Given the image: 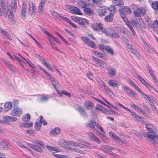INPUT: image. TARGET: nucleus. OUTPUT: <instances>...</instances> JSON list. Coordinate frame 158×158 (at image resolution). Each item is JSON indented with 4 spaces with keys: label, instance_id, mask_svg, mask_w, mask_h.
<instances>
[{
    "label": "nucleus",
    "instance_id": "obj_1",
    "mask_svg": "<svg viewBox=\"0 0 158 158\" xmlns=\"http://www.w3.org/2000/svg\"><path fill=\"white\" fill-rule=\"evenodd\" d=\"M103 33L115 38H118L119 37V36L118 33L110 28L104 27L103 25L101 23H99V34Z\"/></svg>",
    "mask_w": 158,
    "mask_h": 158
},
{
    "label": "nucleus",
    "instance_id": "obj_2",
    "mask_svg": "<svg viewBox=\"0 0 158 158\" xmlns=\"http://www.w3.org/2000/svg\"><path fill=\"white\" fill-rule=\"evenodd\" d=\"M146 7H141L134 10L133 12L135 18L141 17V16H144L146 14Z\"/></svg>",
    "mask_w": 158,
    "mask_h": 158
},
{
    "label": "nucleus",
    "instance_id": "obj_3",
    "mask_svg": "<svg viewBox=\"0 0 158 158\" xmlns=\"http://www.w3.org/2000/svg\"><path fill=\"white\" fill-rule=\"evenodd\" d=\"M120 15L122 18L126 17V15L131 13L130 9L127 6H123L118 10Z\"/></svg>",
    "mask_w": 158,
    "mask_h": 158
},
{
    "label": "nucleus",
    "instance_id": "obj_4",
    "mask_svg": "<svg viewBox=\"0 0 158 158\" xmlns=\"http://www.w3.org/2000/svg\"><path fill=\"white\" fill-rule=\"evenodd\" d=\"M100 149L104 152L108 153L110 155V152H112V151L114 150H118V152L121 153V151L119 149H117L109 145H102L101 146Z\"/></svg>",
    "mask_w": 158,
    "mask_h": 158
},
{
    "label": "nucleus",
    "instance_id": "obj_5",
    "mask_svg": "<svg viewBox=\"0 0 158 158\" xmlns=\"http://www.w3.org/2000/svg\"><path fill=\"white\" fill-rule=\"evenodd\" d=\"M51 36H48V40L50 42V44L52 47L56 51L60 52V50L56 46V42H58L57 41L58 39L56 37L53 36L51 34Z\"/></svg>",
    "mask_w": 158,
    "mask_h": 158
},
{
    "label": "nucleus",
    "instance_id": "obj_6",
    "mask_svg": "<svg viewBox=\"0 0 158 158\" xmlns=\"http://www.w3.org/2000/svg\"><path fill=\"white\" fill-rule=\"evenodd\" d=\"M81 39L83 41L84 44H86L88 46L90 47L94 48H96V46L95 43L88 39L87 37H82L81 38Z\"/></svg>",
    "mask_w": 158,
    "mask_h": 158
},
{
    "label": "nucleus",
    "instance_id": "obj_7",
    "mask_svg": "<svg viewBox=\"0 0 158 158\" xmlns=\"http://www.w3.org/2000/svg\"><path fill=\"white\" fill-rule=\"evenodd\" d=\"M67 7L69 9L72 13L78 15H82V14L80 12V10L78 8L74 6L68 5Z\"/></svg>",
    "mask_w": 158,
    "mask_h": 158
},
{
    "label": "nucleus",
    "instance_id": "obj_8",
    "mask_svg": "<svg viewBox=\"0 0 158 158\" xmlns=\"http://www.w3.org/2000/svg\"><path fill=\"white\" fill-rule=\"evenodd\" d=\"M22 114V110L20 108L16 107L12 110L10 114L13 116L19 117Z\"/></svg>",
    "mask_w": 158,
    "mask_h": 158
},
{
    "label": "nucleus",
    "instance_id": "obj_9",
    "mask_svg": "<svg viewBox=\"0 0 158 158\" xmlns=\"http://www.w3.org/2000/svg\"><path fill=\"white\" fill-rule=\"evenodd\" d=\"M99 49L102 51L106 50L111 55L114 54L113 49L109 46H107L105 47L103 45L101 44L100 47H99Z\"/></svg>",
    "mask_w": 158,
    "mask_h": 158
},
{
    "label": "nucleus",
    "instance_id": "obj_10",
    "mask_svg": "<svg viewBox=\"0 0 158 158\" xmlns=\"http://www.w3.org/2000/svg\"><path fill=\"white\" fill-rule=\"evenodd\" d=\"M9 148V143L5 139L2 140L0 142V149L1 150L5 151Z\"/></svg>",
    "mask_w": 158,
    "mask_h": 158
},
{
    "label": "nucleus",
    "instance_id": "obj_11",
    "mask_svg": "<svg viewBox=\"0 0 158 158\" xmlns=\"http://www.w3.org/2000/svg\"><path fill=\"white\" fill-rule=\"evenodd\" d=\"M29 10L31 12L30 13L31 16L34 18L35 16L36 13L35 8L32 2H30L29 5Z\"/></svg>",
    "mask_w": 158,
    "mask_h": 158
},
{
    "label": "nucleus",
    "instance_id": "obj_12",
    "mask_svg": "<svg viewBox=\"0 0 158 158\" xmlns=\"http://www.w3.org/2000/svg\"><path fill=\"white\" fill-rule=\"evenodd\" d=\"M150 132H147L146 133H143V136L145 137H147L150 140H152L153 139H158V136L155 134H152Z\"/></svg>",
    "mask_w": 158,
    "mask_h": 158
},
{
    "label": "nucleus",
    "instance_id": "obj_13",
    "mask_svg": "<svg viewBox=\"0 0 158 158\" xmlns=\"http://www.w3.org/2000/svg\"><path fill=\"white\" fill-rule=\"evenodd\" d=\"M136 75L138 77L139 81L148 89H152V87L149 83L147 82L142 77L139 75L138 73L136 74Z\"/></svg>",
    "mask_w": 158,
    "mask_h": 158
},
{
    "label": "nucleus",
    "instance_id": "obj_14",
    "mask_svg": "<svg viewBox=\"0 0 158 158\" xmlns=\"http://www.w3.org/2000/svg\"><path fill=\"white\" fill-rule=\"evenodd\" d=\"M27 6L26 4L23 3L21 8V17L24 19H25L26 17Z\"/></svg>",
    "mask_w": 158,
    "mask_h": 158
},
{
    "label": "nucleus",
    "instance_id": "obj_15",
    "mask_svg": "<svg viewBox=\"0 0 158 158\" xmlns=\"http://www.w3.org/2000/svg\"><path fill=\"white\" fill-rule=\"evenodd\" d=\"M122 88L123 89L124 91L129 95H133L135 96V93L131 89L127 87L124 85H122Z\"/></svg>",
    "mask_w": 158,
    "mask_h": 158
},
{
    "label": "nucleus",
    "instance_id": "obj_16",
    "mask_svg": "<svg viewBox=\"0 0 158 158\" xmlns=\"http://www.w3.org/2000/svg\"><path fill=\"white\" fill-rule=\"evenodd\" d=\"M99 84L101 86L102 88H103L110 96H112V95H114L113 92L104 83L102 82L101 83Z\"/></svg>",
    "mask_w": 158,
    "mask_h": 158
},
{
    "label": "nucleus",
    "instance_id": "obj_17",
    "mask_svg": "<svg viewBox=\"0 0 158 158\" xmlns=\"http://www.w3.org/2000/svg\"><path fill=\"white\" fill-rule=\"evenodd\" d=\"M146 128L151 133H154L157 131V130L156 127L151 124H147Z\"/></svg>",
    "mask_w": 158,
    "mask_h": 158
},
{
    "label": "nucleus",
    "instance_id": "obj_18",
    "mask_svg": "<svg viewBox=\"0 0 158 158\" xmlns=\"http://www.w3.org/2000/svg\"><path fill=\"white\" fill-rule=\"evenodd\" d=\"M107 83L110 85L114 87L118 86L120 85V82L118 81L112 80L108 81Z\"/></svg>",
    "mask_w": 158,
    "mask_h": 158
},
{
    "label": "nucleus",
    "instance_id": "obj_19",
    "mask_svg": "<svg viewBox=\"0 0 158 158\" xmlns=\"http://www.w3.org/2000/svg\"><path fill=\"white\" fill-rule=\"evenodd\" d=\"M84 106L87 110H91L94 106V104L91 102L88 101L84 103Z\"/></svg>",
    "mask_w": 158,
    "mask_h": 158
},
{
    "label": "nucleus",
    "instance_id": "obj_20",
    "mask_svg": "<svg viewBox=\"0 0 158 158\" xmlns=\"http://www.w3.org/2000/svg\"><path fill=\"white\" fill-rule=\"evenodd\" d=\"M67 143L69 144H70L76 147H80L82 148H85V145L82 144L78 143L73 141H69Z\"/></svg>",
    "mask_w": 158,
    "mask_h": 158
},
{
    "label": "nucleus",
    "instance_id": "obj_21",
    "mask_svg": "<svg viewBox=\"0 0 158 158\" xmlns=\"http://www.w3.org/2000/svg\"><path fill=\"white\" fill-rule=\"evenodd\" d=\"M108 10V8L106 7L103 6L99 8V16L105 15Z\"/></svg>",
    "mask_w": 158,
    "mask_h": 158
},
{
    "label": "nucleus",
    "instance_id": "obj_22",
    "mask_svg": "<svg viewBox=\"0 0 158 158\" xmlns=\"http://www.w3.org/2000/svg\"><path fill=\"white\" fill-rule=\"evenodd\" d=\"M111 137L112 138L115 140L116 142H118L119 143H123L122 140L117 136L115 134L111 131H110L109 133Z\"/></svg>",
    "mask_w": 158,
    "mask_h": 158
},
{
    "label": "nucleus",
    "instance_id": "obj_23",
    "mask_svg": "<svg viewBox=\"0 0 158 158\" xmlns=\"http://www.w3.org/2000/svg\"><path fill=\"white\" fill-rule=\"evenodd\" d=\"M12 104L10 102H8L5 103L4 105V110L7 112L9 111L12 107Z\"/></svg>",
    "mask_w": 158,
    "mask_h": 158
},
{
    "label": "nucleus",
    "instance_id": "obj_24",
    "mask_svg": "<svg viewBox=\"0 0 158 158\" xmlns=\"http://www.w3.org/2000/svg\"><path fill=\"white\" fill-rule=\"evenodd\" d=\"M114 14L112 13H110L105 18V20L106 22H110L112 21L114 17Z\"/></svg>",
    "mask_w": 158,
    "mask_h": 158
},
{
    "label": "nucleus",
    "instance_id": "obj_25",
    "mask_svg": "<svg viewBox=\"0 0 158 158\" xmlns=\"http://www.w3.org/2000/svg\"><path fill=\"white\" fill-rule=\"evenodd\" d=\"M46 147L48 150L50 152H52L53 151H55L57 152H60V150L59 149L54 146L47 145Z\"/></svg>",
    "mask_w": 158,
    "mask_h": 158
},
{
    "label": "nucleus",
    "instance_id": "obj_26",
    "mask_svg": "<svg viewBox=\"0 0 158 158\" xmlns=\"http://www.w3.org/2000/svg\"><path fill=\"white\" fill-rule=\"evenodd\" d=\"M45 3L41 2L38 6L39 11L38 12L40 14L42 15L43 14V8H44Z\"/></svg>",
    "mask_w": 158,
    "mask_h": 158
},
{
    "label": "nucleus",
    "instance_id": "obj_27",
    "mask_svg": "<svg viewBox=\"0 0 158 158\" xmlns=\"http://www.w3.org/2000/svg\"><path fill=\"white\" fill-rule=\"evenodd\" d=\"M0 32L3 34V35H4V36L7 38L9 40H11V37L10 35L7 34V32L5 31L4 30L2 29L1 27H0Z\"/></svg>",
    "mask_w": 158,
    "mask_h": 158
},
{
    "label": "nucleus",
    "instance_id": "obj_28",
    "mask_svg": "<svg viewBox=\"0 0 158 158\" xmlns=\"http://www.w3.org/2000/svg\"><path fill=\"white\" fill-rule=\"evenodd\" d=\"M78 111L82 116L84 117H86V114L82 106H79L78 108Z\"/></svg>",
    "mask_w": 158,
    "mask_h": 158
},
{
    "label": "nucleus",
    "instance_id": "obj_29",
    "mask_svg": "<svg viewBox=\"0 0 158 158\" xmlns=\"http://www.w3.org/2000/svg\"><path fill=\"white\" fill-rule=\"evenodd\" d=\"M85 13L88 15L91 16L94 14V12L90 8L86 7L84 9Z\"/></svg>",
    "mask_w": 158,
    "mask_h": 158
},
{
    "label": "nucleus",
    "instance_id": "obj_30",
    "mask_svg": "<svg viewBox=\"0 0 158 158\" xmlns=\"http://www.w3.org/2000/svg\"><path fill=\"white\" fill-rule=\"evenodd\" d=\"M96 125V122L93 120H91L89 123L86 124V125L88 127L94 128Z\"/></svg>",
    "mask_w": 158,
    "mask_h": 158
},
{
    "label": "nucleus",
    "instance_id": "obj_31",
    "mask_svg": "<svg viewBox=\"0 0 158 158\" xmlns=\"http://www.w3.org/2000/svg\"><path fill=\"white\" fill-rule=\"evenodd\" d=\"M11 6L13 9L14 12H15L16 11L17 2L16 0H12L11 1Z\"/></svg>",
    "mask_w": 158,
    "mask_h": 158
},
{
    "label": "nucleus",
    "instance_id": "obj_32",
    "mask_svg": "<svg viewBox=\"0 0 158 158\" xmlns=\"http://www.w3.org/2000/svg\"><path fill=\"white\" fill-rule=\"evenodd\" d=\"M60 131V128L59 127H56L52 130L51 134L54 135H57L59 134Z\"/></svg>",
    "mask_w": 158,
    "mask_h": 158
},
{
    "label": "nucleus",
    "instance_id": "obj_33",
    "mask_svg": "<svg viewBox=\"0 0 158 158\" xmlns=\"http://www.w3.org/2000/svg\"><path fill=\"white\" fill-rule=\"evenodd\" d=\"M89 135L90 139L92 140L95 141H98V139L93 133L91 132L89 133Z\"/></svg>",
    "mask_w": 158,
    "mask_h": 158
},
{
    "label": "nucleus",
    "instance_id": "obj_34",
    "mask_svg": "<svg viewBox=\"0 0 158 158\" xmlns=\"http://www.w3.org/2000/svg\"><path fill=\"white\" fill-rule=\"evenodd\" d=\"M114 4L116 6H121L124 4V2L122 0H114Z\"/></svg>",
    "mask_w": 158,
    "mask_h": 158
},
{
    "label": "nucleus",
    "instance_id": "obj_35",
    "mask_svg": "<svg viewBox=\"0 0 158 158\" xmlns=\"http://www.w3.org/2000/svg\"><path fill=\"white\" fill-rule=\"evenodd\" d=\"M136 19H138L139 21V24L140 26L143 28H146V25L144 24V22L142 20L141 17L139 18H135Z\"/></svg>",
    "mask_w": 158,
    "mask_h": 158
},
{
    "label": "nucleus",
    "instance_id": "obj_36",
    "mask_svg": "<svg viewBox=\"0 0 158 158\" xmlns=\"http://www.w3.org/2000/svg\"><path fill=\"white\" fill-rule=\"evenodd\" d=\"M8 15L9 19L11 21L12 23L15 24V21L13 13H12L11 14L10 13H8Z\"/></svg>",
    "mask_w": 158,
    "mask_h": 158
},
{
    "label": "nucleus",
    "instance_id": "obj_37",
    "mask_svg": "<svg viewBox=\"0 0 158 158\" xmlns=\"http://www.w3.org/2000/svg\"><path fill=\"white\" fill-rule=\"evenodd\" d=\"M78 3L79 5L82 8H85L88 5V4H87L85 2L82 0L79 2Z\"/></svg>",
    "mask_w": 158,
    "mask_h": 158
},
{
    "label": "nucleus",
    "instance_id": "obj_38",
    "mask_svg": "<svg viewBox=\"0 0 158 158\" xmlns=\"http://www.w3.org/2000/svg\"><path fill=\"white\" fill-rule=\"evenodd\" d=\"M23 120L24 122H28L30 119V116L29 114L24 115L23 117Z\"/></svg>",
    "mask_w": 158,
    "mask_h": 158
},
{
    "label": "nucleus",
    "instance_id": "obj_39",
    "mask_svg": "<svg viewBox=\"0 0 158 158\" xmlns=\"http://www.w3.org/2000/svg\"><path fill=\"white\" fill-rule=\"evenodd\" d=\"M42 126V124H41L40 122H36L34 125V127L36 131H39Z\"/></svg>",
    "mask_w": 158,
    "mask_h": 158
},
{
    "label": "nucleus",
    "instance_id": "obj_40",
    "mask_svg": "<svg viewBox=\"0 0 158 158\" xmlns=\"http://www.w3.org/2000/svg\"><path fill=\"white\" fill-rule=\"evenodd\" d=\"M152 7L154 10H156L158 9V2L156 1L152 2L151 3Z\"/></svg>",
    "mask_w": 158,
    "mask_h": 158
},
{
    "label": "nucleus",
    "instance_id": "obj_41",
    "mask_svg": "<svg viewBox=\"0 0 158 158\" xmlns=\"http://www.w3.org/2000/svg\"><path fill=\"white\" fill-rule=\"evenodd\" d=\"M108 72L112 76H114L115 75L116 70L115 69L113 68H110L108 69Z\"/></svg>",
    "mask_w": 158,
    "mask_h": 158
},
{
    "label": "nucleus",
    "instance_id": "obj_42",
    "mask_svg": "<svg viewBox=\"0 0 158 158\" xmlns=\"http://www.w3.org/2000/svg\"><path fill=\"white\" fill-rule=\"evenodd\" d=\"M50 12L51 14L52 15V16L55 17L56 18L58 19H60V16L57 13L52 10H50Z\"/></svg>",
    "mask_w": 158,
    "mask_h": 158
},
{
    "label": "nucleus",
    "instance_id": "obj_43",
    "mask_svg": "<svg viewBox=\"0 0 158 158\" xmlns=\"http://www.w3.org/2000/svg\"><path fill=\"white\" fill-rule=\"evenodd\" d=\"M69 149L73 152H76L77 153H81V154H83L84 152L78 148H72L71 147H69Z\"/></svg>",
    "mask_w": 158,
    "mask_h": 158
},
{
    "label": "nucleus",
    "instance_id": "obj_44",
    "mask_svg": "<svg viewBox=\"0 0 158 158\" xmlns=\"http://www.w3.org/2000/svg\"><path fill=\"white\" fill-rule=\"evenodd\" d=\"M99 111L103 113H106L107 114H109L110 112L109 111H107L106 109L99 105Z\"/></svg>",
    "mask_w": 158,
    "mask_h": 158
},
{
    "label": "nucleus",
    "instance_id": "obj_45",
    "mask_svg": "<svg viewBox=\"0 0 158 158\" xmlns=\"http://www.w3.org/2000/svg\"><path fill=\"white\" fill-rule=\"evenodd\" d=\"M76 22L79 24L82 25H84L85 24V23L84 22V21L83 19L80 18L79 17H78L77 18H75Z\"/></svg>",
    "mask_w": 158,
    "mask_h": 158
},
{
    "label": "nucleus",
    "instance_id": "obj_46",
    "mask_svg": "<svg viewBox=\"0 0 158 158\" xmlns=\"http://www.w3.org/2000/svg\"><path fill=\"white\" fill-rule=\"evenodd\" d=\"M92 27L95 31H98L99 29V23L93 24L92 25Z\"/></svg>",
    "mask_w": 158,
    "mask_h": 158
},
{
    "label": "nucleus",
    "instance_id": "obj_47",
    "mask_svg": "<svg viewBox=\"0 0 158 158\" xmlns=\"http://www.w3.org/2000/svg\"><path fill=\"white\" fill-rule=\"evenodd\" d=\"M151 25V27L153 29L155 28V27H157L158 28V20H155L153 22V24L150 23Z\"/></svg>",
    "mask_w": 158,
    "mask_h": 158
},
{
    "label": "nucleus",
    "instance_id": "obj_48",
    "mask_svg": "<svg viewBox=\"0 0 158 158\" xmlns=\"http://www.w3.org/2000/svg\"><path fill=\"white\" fill-rule=\"evenodd\" d=\"M33 149L39 152H42L43 151V150L41 148L36 145H35Z\"/></svg>",
    "mask_w": 158,
    "mask_h": 158
},
{
    "label": "nucleus",
    "instance_id": "obj_49",
    "mask_svg": "<svg viewBox=\"0 0 158 158\" xmlns=\"http://www.w3.org/2000/svg\"><path fill=\"white\" fill-rule=\"evenodd\" d=\"M43 64L47 68L49 69L51 71H52L53 72L54 71L53 70L52 67L49 65V64H48L46 62V61L44 60V61H43Z\"/></svg>",
    "mask_w": 158,
    "mask_h": 158
},
{
    "label": "nucleus",
    "instance_id": "obj_50",
    "mask_svg": "<svg viewBox=\"0 0 158 158\" xmlns=\"http://www.w3.org/2000/svg\"><path fill=\"white\" fill-rule=\"evenodd\" d=\"M99 65L102 68H105L107 67V64L102 60H99Z\"/></svg>",
    "mask_w": 158,
    "mask_h": 158
},
{
    "label": "nucleus",
    "instance_id": "obj_51",
    "mask_svg": "<svg viewBox=\"0 0 158 158\" xmlns=\"http://www.w3.org/2000/svg\"><path fill=\"white\" fill-rule=\"evenodd\" d=\"M39 27L40 28V29H41V30L46 35H47L48 36H50V37L51 36V34L49 32H48L47 30L45 29L43 27L41 26H39Z\"/></svg>",
    "mask_w": 158,
    "mask_h": 158
},
{
    "label": "nucleus",
    "instance_id": "obj_52",
    "mask_svg": "<svg viewBox=\"0 0 158 158\" xmlns=\"http://www.w3.org/2000/svg\"><path fill=\"white\" fill-rule=\"evenodd\" d=\"M108 10L113 13H116L117 10L115 7L113 6H110L109 8H108Z\"/></svg>",
    "mask_w": 158,
    "mask_h": 158
},
{
    "label": "nucleus",
    "instance_id": "obj_53",
    "mask_svg": "<svg viewBox=\"0 0 158 158\" xmlns=\"http://www.w3.org/2000/svg\"><path fill=\"white\" fill-rule=\"evenodd\" d=\"M134 118L136 119L139 121L141 122H143V118L137 114L135 115V116L134 117Z\"/></svg>",
    "mask_w": 158,
    "mask_h": 158
},
{
    "label": "nucleus",
    "instance_id": "obj_54",
    "mask_svg": "<svg viewBox=\"0 0 158 158\" xmlns=\"http://www.w3.org/2000/svg\"><path fill=\"white\" fill-rule=\"evenodd\" d=\"M26 61L27 62V63L29 64V66L31 68L33 69V70H34V68H35V65L33 63H31V62L29 60H28L27 61L26 60Z\"/></svg>",
    "mask_w": 158,
    "mask_h": 158
},
{
    "label": "nucleus",
    "instance_id": "obj_55",
    "mask_svg": "<svg viewBox=\"0 0 158 158\" xmlns=\"http://www.w3.org/2000/svg\"><path fill=\"white\" fill-rule=\"evenodd\" d=\"M141 94L144 97L145 99L147 100L148 101L150 102V98L148 97L146 94H144L143 92H142Z\"/></svg>",
    "mask_w": 158,
    "mask_h": 158
},
{
    "label": "nucleus",
    "instance_id": "obj_56",
    "mask_svg": "<svg viewBox=\"0 0 158 158\" xmlns=\"http://www.w3.org/2000/svg\"><path fill=\"white\" fill-rule=\"evenodd\" d=\"M40 101L42 102L47 101L48 99V96H42L40 98Z\"/></svg>",
    "mask_w": 158,
    "mask_h": 158
},
{
    "label": "nucleus",
    "instance_id": "obj_57",
    "mask_svg": "<svg viewBox=\"0 0 158 158\" xmlns=\"http://www.w3.org/2000/svg\"><path fill=\"white\" fill-rule=\"evenodd\" d=\"M131 24L135 26L138 29L140 27L138 26V23L134 20H131Z\"/></svg>",
    "mask_w": 158,
    "mask_h": 158
},
{
    "label": "nucleus",
    "instance_id": "obj_58",
    "mask_svg": "<svg viewBox=\"0 0 158 158\" xmlns=\"http://www.w3.org/2000/svg\"><path fill=\"white\" fill-rule=\"evenodd\" d=\"M33 125V123L31 122L24 124V127L26 128L30 127Z\"/></svg>",
    "mask_w": 158,
    "mask_h": 158
},
{
    "label": "nucleus",
    "instance_id": "obj_59",
    "mask_svg": "<svg viewBox=\"0 0 158 158\" xmlns=\"http://www.w3.org/2000/svg\"><path fill=\"white\" fill-rule=\"evenodd\" d=\"M122 19L128 27L131 24L127 17H125Z\"/></svg>",
    "mask_w": 158,
    "mask_h": 158
},
{
    "label": "nucleus",
    "instance_id": "obj_60",
    "mask_svg": "<svg viewBox=\"0 0 158 158\" xmlns=\"http://www.w3.org/2000/svg\"><path fill=\"white\" fill-rule=\"evenodd\" d=\"M56 33L57 34L58 36L60 39H61L64 42L66 43H67V44H68V43L67 42V41L65 40L62 36L60 34H59L57 32H56Z\"/></svg>",
    "mask_w": 158,
    "mask_h": 158
},
{
    "label": "nucleus",
    "instance_id": "obj_61",
    "mask_svg": "<svg viewBox=\"0 0 158 158\" xmlns=\"http://www.w3.org/2000/svg\"><path fill=\"white\" fill-rule=\"evenodd\" d=\"M61 93L62 94L65 95L67 96L71 97V95L70 93L65 90H62L61 91Z\"/></svg>",
    "mask_w": 158,
    "mask_h": 158
},
{
    "label": "nucleus",
    "instance_id": "obj_62",
    "mask_svg": "<svg viewBox=\"0 0 158 158\" xmlns=\"http://www.w3.org/2000/svg\"><path fill=\"white\" fill-rule=\"evenodd\" d=\"M102 138L103 140L105 143H107L109 142L108 139L104 135H102Z\"/></svg>",
    "mask_w": 158,
    "mask_h": 158
},
{
    "label": "nucleus",
    "instance_id": "obj_63",
    "mask_svg": "<svg viewBox=\"0 0 158 158\" xmlns=\"http://www.w3.org/2000/svg\"><path fill=\"white\" fill-rule=\"evenodd\" d=\"M87 76L89 79L91 80H93V76L92 73L90 72H89L87 74Z\"/></svg>",
    "mask_w": 158,
    "mask_h": 158
},
{
    "label": "nucleus",
    "instance_id": "obj_64",
    "mask_svg": "<svg viewBox=\"0 0 158 158\" xmlns=\"http://www.w3.org/2000/svg\"><path fill=\"white\" fill-rule=\"evenodd\" d=\"M3 119L4 121L7 122H9V116H5L3 117Z\"/></svg>",
    "mask_w": 158,
    "mask_h": 158
}]
</instances>
